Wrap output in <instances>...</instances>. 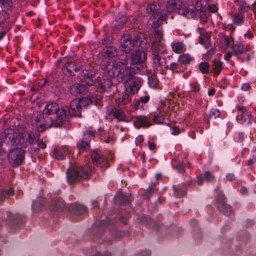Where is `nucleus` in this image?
Here are the masks:
<instances>
[{
    "instance_id": "f257e3e1",
    "label": "nucleus",
    "mask_w": 256,
    "mask_h": 256,
    "mask_svg": "<svg viewBox=\"0 0 256 256\" xmlns=\"http://www.w3.org/2000/svg\"><path fill=\"white\" fill-rule=\"evenodd\" d=\"M152 59L153 62L157 66H164L166 64L165 58L162 56L166 51V48L162 40V34L160 31L156 32L155 38L152 46Z\"/></svg>"
},
{
    "instance_id": "f03ea898",
    "label": "nucleus",
    "mask_w": 256,
    "mask_h": 256,
    "mask_svg": "<svg viewBox=\"0 0 256 256\" xmlns=\"http://www.w3.org/2000/svg\"><path fill=\"white\" fill-rule=\"evenodd\" d=\"M100 96H96V98L94 96H92V99L88 98H76L74 100L70 103V108H68V110H70V112L67 114H70L72 112H74L76 116H81L80 111L83 108H86L88 105L92 104L93 100L98 101L101 100Z\"/></svg>"
},
{
    "instance_id": "7ed1b4c3",
    "label": "nucleus",
    "mask_w": 256,
    "mask_h": 256,
    "mask_svg": "<svg viewBox=\"0 0 256 256\" xmlns=\"http://www.w3.org/2000/svg\"><path fill=\"white\" fill-rule=\"evenodd\" d=\"M142 42L140 36H138L132 40L130 36H124L121 38L120 48L126 53L131 52L135 46L141 45Z\"/></svg>"
},
{
    "instance_id": "20e7f679",
    "label": "nucleus",
    "mask_w": 256,
    "mask_h": 256,
    "mask_svg": "<svg viewBox=\"0 0 256 256\" xmlns=\"http://www.w3.org/2000/svg\"><path fill=\"white\" fill-rule=\"evenodd\" d=\"M44 113L46 114H56L58 119H62L67 116L70 112L67 106L59 108L58 104L56 102L47 104L44 108Z\"/></svg>"
},
{
    "instance_id": "39448f33",
    "label": "nucleus",
    "mask_w": 256,
    "mask_h": 256,
    "mask_svg": "<svg viewBox=\"0 0 256 256\" xmlns=\"http://www.w3.org/2000/svg\"><path fill=\"white\" fill-rule=\"evenodd\" d=\"M168 18V14H164L162 12H158L156 14H152L150 18L148 20L149 24L152 26V28L155 29L154 34H156V32L160 31L162 34L161 29L159 28V27L164 23H166V20ZM155 38V35H154V38ZM162 40H163L162 38Z\"/></svg>"
},
{
    "instance_id": "423d86ee",
    "label": "nucleus",
    "mask_w": 256,
    "mask_h": 256,
    "mask_svg": "<svg viewBox=\"0 0 256 256\" xmlns=\"http://www.w3.org/2000/svg\"><path fill=\"white\" fill-rule=\"evenodd\" d=\"M80 170L82 172L80 174L78 172V170L74 168L68 169L66 172L68 182L71 184L78 180L79 178L84 180L87 179L89 176L90 170H85L84 168L81 169Z\"/></svg>"
},
{
    "instance_id": "0eeeda50",
    "label": "nucleus",
    "mask_w": 256,
    "mask_h": 256,
    "mask_svg": "<svg viewBox=\"0 0 256 256\" xmlns=\"http://www.w3.org/2000/svg\"><path fill=\"white\" fill-rule=\"evenodd\" d=\"M24 159V151L20 148L11 150L8 155L9 162L14 166L20 165Z\"/></svg>"
},
{
    "instance_id": "6e6552de",
    "label": "nucleus",
    "mask_w": 256,
    "mask_h": 256,
    "mask_svg": "<svg viewBox=\"0 0 256 256\" xmlns=\"http://www.w3.org/2000/svg\"><path fill=\"white\" fill-rule=\"evenodd\" d=\"M142 79L138 77L132 78L125 82L126 90L132 94L137 92L142 85Z\"/></svg>"
},
{
    "instance_id": "1a4fd4ad",
    "label": "nucleus",
    "mask_w": 256,
    "mask_h": 256,
    "mask_svg": "<svg viewBox=\"0 0 256 256\" xmlns=\"http://www.w3.org/2000/svg\"><path fill=\"white\" fill-rule=\"evenodd\" d=\"M196 10L194 6L185 2H182L180 7L178 8V14L187 18H194L196 17Z\"/></svg>"
},
{
    "instance_id": "9d476101",
    "label": "nucleus",
    "mask_w": 256,
    "mask_h": 256,
    "mask_svg": "<svg viewBox=\"0 0 256 256\" xmlns=\"http://www.w3.org/2000/svg\"><path fill=\"white\" fill-rule=\"evenodd\" d=\"M17 140L18 142L22 148H26L34 142V135L32 133L23 132L18 134Z\"/></svg>"
},
{
    "instance_id": "9b49d317",
    "label": "nucleus",
    "mask_w": 256,
    "mask_h": 256,
    "mask_svg": "<svg viewBox=\"0 0 256 256\" xmlns=\"http://www.w3.org/2000/svg\"><path fill=\"white\" fill-rule=\"evenodd\" d=\"M94 132L92 130L91 128H88L84 134V137L80 142L78 144V146L79 148L84 150H87L90 148L88 140H90L94 136Z\"/></svg>"
},
{
    "instance_id": "f8f14e48",
    "label": "nucleus",
    "mask_w": 256,
    "mask_h": 256,
    "mask_svg": "<svg viewBox=\"0 0 256 256\" xmlns=\"http://www.w3.org/2000/svg\"><path fill=\"white\" fill-rule=\"evenodd\" d=\"M146 58V54L143 50H136L130 56L132 64H142Z\"/></svg>"
},
{
    "instance_id": "ddd939ff",
    "label": "nucleus",
    "mask_w": 256,
    "mask_h": 256,
    "mask_svg": "<svg viewBox=\"0 0 256 256\" xmlns=\"http://www.w3.org/2000/svg\"><path fill=\"white\" fill-rule=\"evenodd\" d=\"M102 69L104 74L110 78L114 76L118 71L114 62H108L106 64H104L102 66Z\"/></svg>"
},
{
    "instance_id": "4468645a",
    "label": "nucleus",
    "mask_w": 256,
    "mask_h": 256,
    "mask_svg": "<svg viewBox=\"0 0 256 256\" xmlns=\"http://www.w3.org/2000/svg\"><path fill=\"white\" fill-rule=\"evenodd\" d=\"M84 82L82 81L80 84H76L70 88V92L72 94L77 95L84 94L88 91V86Z\"/></svg>"
},
{
    "instance_id": "2eb2a0df",
    "label": "nucleus",
    "mask_w": 256,
    "mask_h": 256,
    "mask_svg": "<svg viewBox=\"0 0 256 256\" xmlns=\"http://www.w3.org/2000/svg\"><path fill=\"white\" fill-rule=\"evenodd\" d=\"M136 73L134 69L130 67H126L121 72V70H118V76L124 80L126 82L127 80L134 78V74Z\"/></svg>"
},
{
    "instance_id": "dca6fc26",
    "label": "nucleus",
    "mask_w": 256,
    "mask_h": 256,
    "mask_svg": "<svg viewBox=\"0 0 256 256\" xmlns=\"http://www.w3.org/2000/svg\"><path fill=\"white\" fill-rule=\"evenodd\" d=\"M134 124L137 128L140 127H148L150 123L148 118L144 116H138L134 122Z\"/></svg>"
},
{
    "instance_id": "f3484780",
    "label": "nucleus",
    "mask_w": 256,
    "mask_h": 256,
    "mask_svg": "<svg viewBox=\"0 0 256 256\" xmlns=\"http://www.w3.org/2000/svg\"><path fill=\"white\" fill-rule=\"evenodd\" d=\"M78 68L75 63L72 62L66 64L62 68L63 73L66 76H70L74 74V72H76Z\"/></svg>"
},
{
    "instance_id": "a211bd4d",
    "label": "nucleus",
    "mask_w": 256,
    "mask_h": 256,
    "mask_svg": "<svg viewBox=\"0 0 256 256\" xmlns=\"http://www.w3.org/2000/svg\"><path fill=\"white\" fill-rule=\"evenodd\" d=\"M112 83L110 78L103 80L101 82L96 83V86H97V90L100 92L106 90L112 85Z\"/></svg>"
},
{
    "instance_id": "6ab92c4d",
    "label": "nucleus",
    "mask_w": 256,
    "mask_h": 256,
    "mask_svg": "<svg viewBox=\"0 0 256 256\" xmlns=\"http://www.w3.org/2000/svg\"><path fill=\"white\" fill-rule=\"evenodd\" d=\"M83 74L84 78L82 81L87 86H92L94 83V80L92 78L94 74V72L92 70H83Z\"/></svg>"
},
{
    "instance_id": "aec40b11",
    "label": "nucleus",
    "mask_w": 256,
    "mask_h": 256,
    "mask_svg": "<svg viewBox=\"0 0 256 256\" xmlns=\"http://www.w3.org/2000/svg\"><path fill=\"white\" fill-rule=\"evenodd\" d=\"M66 148H55L51 152V156L58 160H62L64 158V154H66Z\"/></svg>"
},
{
    "instance_id": "412c9836",
    "label": "nucleus",
    "mask_w": 256,
    "mask_h": 256,
    "mask_svg": "<svg viewBox=\"0 0 256 256\" xmlns=\"http://www.w3.org/2000/svg\"><path fill=\"white\" fill-rule=\"evenodd\" d=\"M100 54L104 58H113L117 54V50L114 47H108L104 48L100 52Z\"/></svg>"
},
{
    "instance_id": "4be33fe9",
    "label": "nucleus",
    "mask_w": 256,
    "mask_h": 256,
    "mask_svg": "<svg viewBox=\"0 0 256 256\" xmlns=\"http://www.w3.org/2000/svg\"><path fill=\"white\" fill-rule=\"evenodd\" d=\"M126 21V18L125 16L122 14H119L118 18H116L112 22V27L116 28H120L122 27Z\"/></svg>"
},
{
    "instance_id": "5701e85b",
    "label": "nucleus",
    "mask_w": 256,
    "mask_h": 256,
    "mask_svg": "<svg viewBox=\"0 0 256 256\" xmlns=\"http://www.w3.org/2000/svg\"><path fill=\"white\" fill-rule=\"evenodd\" d=\"M172 50L177 54L182 53L186 50V46L182 42H175L171 44Z\"/></svg>"
},
{
    "instance_id": "b1692460",
    "label": "nucleus",
    "mask_w": 256,
    "mask_h": 256,
    "mask_svg": "<svg viewBox=\"0 0 256 256\" xmlns=\"http://www.w3.org/2000/svg\"><path fill=\"white\" fill-rule=\"evenodd\" d=\"M206 0H200L196 2L194 6V10L196 11V16L206 11Z\"/></svg>"
},
{
    "instance_id": "393cba45",
    "label": "nucleus",
    "mask_w": 256,
    "mask_h": 256,
    "mask_svg": "<svg viewBox=\"0 0 256 256\" xmlns=\"http://www.w3.org/2000/svg\"><path fill=\"white\" fill-rule=\"evenodd\" d=\"M249 48L246 46L244 48V46L240 42L236 44L234 46H232V53L233 55L238 56L246 51L248 50Z\"/></svg>"
},
{
    "instance_id": "a878e982",
    "label": "nucleus",
    "mask_w": 256,
    "mask_h": 256,
    "mask_svg": "<svg viewBox=\"0 0 256 256\" xmlns=\"http://www.w3.org/2000/svg\"><path fill=\"white\" fill-rule=\"evenodd\" d=\"M166 108H161L160 109L159 114L154 116L153 118L154 122L156 124H162L164 120V116H166Z\"/></svg>"
},
{
    "instance_id": "bb28decb",
    "label": "nucleus",
    "mask_w": 256,
    "mask_h": 256,
    "mask_svg": "<svg viewBox=\"0 0 256 256\" xmlns=\"http://www.w3.org/2000/svg\"><path fill=\"white\" fill-rule=\"evenodd\" d=\"M174 196L176 198L184 196L186 194V187L184 185H178L173 186Z\"/></svg>"
},
{
    "instance_id": "cd10ccee",
    "label": "nucleus",
    "mask_w": 256,
    "mask_h": 256,
    "mask_svg": "<svg viewBox=\"0 0 256 256\" xmlns=\"http://www.w3.org/2000/svg\"><path fill=\"white\" fill-rule=\"evenodd\" d=\"M182 2L180 0H170L167 4L168 12H172L176 9L178 10Z\"/></svg>"
},
{
    "instance_id": "c85d7f7f",
    "label": "nucleus",
    "mask_w": 256,
    "mask_h": 256,
    "mask_svg": "<svg viewBox=\"0 0 256 256\" xmlns=\"http://www.w3.org/2000/svg\"><path fill=\"white\" fill-rule=\"evenodd\" d=\"M160 8V6L156 2H153L148 5L146 10L148 12L152 13V14H156L160 12H158Z\"/></svg>"
},
{
    "instance_id": "c756f323",
    "label": "nucleus",
    "mask_w": 256,
    "mask_h": 256,
    "mask_svg": "<svg viewBox=\"0 0 256 256\" xmlns=\"http://www.w3.org/2000/svg\"><path fill=\"white\" fill-rule=\"evenodd\" d=\"M251 114L248 112L245 111L242 114H238L236 116L238 120H240V122L249 123L250 121Z\"/></svg>"
},
{
    "instance_id": "7c9ffc66",
    "label": "nucleus",
    "mask_w": 256,
    "mask_h": 256,
    "mask_svg": "<svg viewBox=\"0 0 256 256\" xmlns=\"http://www.w3.org/2000/svg\"><path fill=\"white\" fill-rule=\"evenodd\" d=\"M200 43L204 46L206 48L210 46V40L207 34H201L200 36Z\"/></svg>"
},
{
    "instance_id": "2f4dec72",
    "label": "nucleus",
    "mask_w": 256,
    "mask_h": 256,
    "mask_svg": "<svg viewBox=\"0 0 256 256\" xmlns=\"http://www.w3.org/2000/svg\"><path fill=\"white\" fill-rule=\"evenodd\" d=\"M72 213L76 215L82 214L86 211L85 206L81 204H74L72 206Z\"/></svg>"
},
{
    "instance_id": "473e14b6",
    "label": "nucleus",
    "mask_w": 256,
    "mask_h": 256,
    "mask_svg": "<svg viewBox=\"0 0 256 256\" xmlns=\"http://www.w3.org/2000/svg\"><path fill=\"white\" fill-rule=\"evenodd\" d=\"M193 60V58L188 54H183L178 58V60L182 64H189Z\"/></svg>"
},
{
    "instance_id": "72a5a7b5",
    "label": "nucleus",
    "mask_w": 256,
    "mask_h": 256,
    "mask_svg": "<svg viewBox=\"0 0 256 256\" xmlns=\"http://www.w3.org/2000/svg\"><path fill=\"white\" fill-rule=\"evenodd\" d=\"M220 42L226 48H228L234 45V41L232 37L224 36L222 38Z\"/></svg>"
},
{
    "instance_id": "f704fd0d",
    "label": "nucleus",
    "mask_w": 256,
    "mask_h": 256,
    "mask_svg": "<svg viewBox=\"0 0 256 256\" xmlns=\"http://www.w3.org/2000/svg\"><path fill=\"white\" fill-rule=\"evenodd\" d=\"M114 62L118 70H121L122 67L125 66L128 64V60L126 58H118Z\"/></svg>"
},
{
    "instance_id": "c9c22d12",
    "label": "nucleus",
    "mask_w": 256,
    "mask_h": 256,
    "mask_svg": "<svg viewBox=\"0 0 256 256\" xmlns=\"http://www.w3.org/2000/svg\"><path fill=\"white\" fill-rule=\"evenodd\" d=\"M113 116L118 121H128L125 114L118 110L114 109Z\"/></svg>"
},
{
    "instance_id": "e433bc0d",
    "label": "nucleus",
    "mask_w": 256,
    "mask_h": 256,
    "mask_svg": "<svg viewBox=\"0 0 256 256\" xmlns=\"http://www.w3.org/2000/svg\"><path fill=\"white\" fill-rule=\"evenodd\" d=\"M218 208L220 211L226 216L229 215L232 210L230 206L226 204L225 203L218 206Z\"/></svg>"
},
{
    "instance_id": "4c0bfd02",
    "label": "nucleus",
    "mask_w": 256,
    "mask_h": 256,
    "mask_svg": "<svg viewBox=\"0 0 256 256\" xmlns=\"http://www.w3.org/2000/svg\"><path fill=\"white\" fill-rule=\"evenodd\" d=\"M93 162L96 164H100L105 162V159L102 157L98 154L94 152L92 156Z\"/></svg>"
},
{
    "instance_id": "58836bf2",
    "label": "nucleus",
    "mask_w": 256,
    "mask_h": 256,
    "mask_svg": "<svg viewBox=\"0 0 256 256\" xmlns=\"http://www.w3.org/2000/svg\"><path fill=\"white\" fill-rule=\"evenodd\" d=\"M14 190H9L6 191L0 192V202H2L5 200L8 196L12 194Z\"/></svg>"
},
{
    "instance_id": "ea45409f",
    "label": "nucleus",
    "mask_w": 256,
    "mask_h": 256,
    "mask_svg": "<svg viewBox=\"0 0 256 256\" xmlns=\"http://www.w3.org/2000/svg\"><path fill=\"white\" fill-rule=\"evenodd\" d=\"M12 0H0V6L4 10H9L12 6Z\"/></svg>"
},
{
    "instance_id": "a19ab883",
    "label": "nucleus",
    "mask_w": 256,
    "mask_h": 256,
    "mask_svg": "<svg viewBox=\"0 0 256 256\" xmlns=\"http://www.w3.org/2000/svg\"><path fill=\"white\" fill-rule=\"evenodd\" d=\"M214 69L216 74H218L222 68V63L218 60H214L213 62Z\"/></svg>"
},
{
    "instance_id": "79ce46f5",
    "label": "nucleus",
    "mask_w": 256,
    "mask_h": 256,
    "mask_svg": "<svg viewBox=\"0 0 256 256\" xmlns=\"http://www.w3.org/2000/svg\"><path fill=\"white\" fill-rule=\"evenodd\" d=\"M200 70L203 74H208L209 72V65L206 62H201L199 66Z\"/></svg>"
},
{
    "instance_id": "37998d69",
    "label": "nucleus",
    "mask_w": 256,
    "mask_h": 256,
    "mask_svg": "<svg viewBox=\"0 0 256 256\" xmlns=\"http://www.w3.org/2000/svg\"><path fill=\"white\" fill-rule=\"evenodd\" d=\"M148 84L150 87L156 88L158 84V80L154 76L148 78Z\"/></svg>"
},
{
    "instance_id": "c03bdc74",
    "label": "nucleus",
    "mask_w": 256,
    "mask_h": 256,
    "mask_svg": "<svg viewBox=\"0 0 256 256\" xmlns=\"http://www.w3.org/2000/svg\"><path fill=\"white\" fill-rule=\"evenodd\" d=\"M32 209L35 212L40 210L43 206V204L40 201H34L32 204Z\"/></svg>"
},
{
    "instance_id": "a18cd8bd",
    "label": "nucleus",
    "mask_w": 256,
    "mask_h": 256,
    "mask_svg": "<svg viewBox=\"0 0 256 256\" xmlns=\"http://www.w3.org/2000/svg\"><path fill=\"white\" fill-rule=\"evenodd\" d=\"M132 100V97L128 94H124L122 98V104L124 106L130 103Z\"/></svg>"
},
{
    "instance_id": "49530a36",
    "label": "nucleus",
    "mask_w": 256,
    "mask_h": 256,
    "mask_svg": "<svg viewBox=\"0 0 256 256\" xmlns=\"http://www.w3.org/2000/svg\"><path fill=\"white\" fill-rule=\"evenodd\" d=\"M6 138H8L12 142H15L14 141V135L12 134V130H7L4 132Z\"/></svg>"
},
{
    "instance_id": "de8ad7c7",
    "label": "nucleus",
    "mask_w": 256,
    "mask_h": 256,
    "mask_svg": "<svg viewBox=\"0 0 256 256\" xmlns=\"http://www.w3.org/2000/svg\"><path fill=\"white\" fill-rule=\"evenodd\" d=\"M220 115V112L219 110L218 109H214L212 110L210 114V117L211 118H216L219 117Z\"/></svg>"
},
{
    "instance_id": "09e8293b",
    "label": "nucleus",
    "mask_w": 256,
    "mask_h": 256,
    "mask_svg": "<svg viewBox=\"0 0 256 256\" xmlns=\"http://www.w3.org/2000/svg\"><path fill=\"white\" fill-rule=\"evenodd\" d=\"M180 64L178 62H172L170 65V69L172 71L178 72Z\"/></svg>"
},
{
    "instance_id": "8fccbe9b",
    "label": "nucleus",
    "mask_w": 256,
    "mask_h": 256,
    "mask_svg": "<svg viewBox=\"0 0 256 256\" xmlns=\"http://www.w3.org/2000/svg\"><path fill=\"white\" fill-rule=\"evenodd\" d=\"M213 175L209 172H206L204 173V180L207 182H210L214 179Z\"/></svg>"
},
{
    "instance_id": "3c124183",
    "label": "nucleus",
    "mask_w": 256,
    "mask_h": 256,
    "mask_svg": "<svg viewBox=\"0 0 256 256\" xmlns=\"http://www.w3.org/2000/svg\"><path fill=\"white\" fill-rule=\"evenodd\" d=\"M243 17L241 15H236L234 18V22L237 24H240L242 22Z\"/></svg>"
},
{
    "instance_id": "603ef678",
    "label": "nucleus",
    "mask_w": 256,
    "mask_h": 256,
    "mask_svg": "<svg viewBox=\"0 0 256 256\" xmlns=\"http://www.w3.org/2000/svg\"><path fill=\"white\" fill-rule=\"evenodd\" d=\"M218 200L220 202V205L225 203V197L222 194H220L218 195Z\"/></svg>"
},
{
    "instance_id": "864d4df0",
    "label": "nucleus",
    "mask_w": 256,
    "mask_h": 256,
    "mask_svg": "<svg viewBox=\"0 0 256 256\" xmlns=\"http://www.w3.org/2000/svg\"><path fill=\"white\" fill-rule=\"evenodd\" d=\"M176 168L180 172H184V165L182 162H178Z\"/></svg>"
},
{
    "instance_id": "5fc2aeb1",
    "label": "nucleus",
    "mask_w": 256,
    "mask_h": 256,
    "mask_svg": "<svg viewBox=\"0 0 256 256\" xmlns=\"http://www.w3.org/2000/svg\"><path fill=\"white\" fill-rule=\"evenodd\" d=\"M180 132V128L178 127L175 126L172 128L171 134L173 135H176Z\"/></svg>"
},
{
    "instance_id": "6e6d98bb",
    "label": "nucleus",
    "mask_w": 256,
    "mask_h": 256,
    "mask_svg": "<svg viewBox=\"0 0 256 256\" xmlns=\"http://www.w3.org/2000/svg\"><path fill=\"white\" fill-rule=\"evenodd\" d=\"M150 97L148 96H146L144 97H141L140 98V101L142 103V104H144L148 102L149 100Z\"/></svg>"
},
{
    "instance_id": "4d7b16f0",
    "label": "nucleus",
    "mask_w": 256,
    "mask_h": 256,
    "mask_svg": "<svg viewBox=\"0 0 256 256\" xmlns=\"http://www.w3.org/2000/svg\"><path fill=\"white\" fill-rule=\"evenodd\" d=\"M115 102L116 104L120 108H122L124 106L122 102V98H116Z\"/></svg>"
},
{
    "instance_id": "13d9d810",
    "label": "nucleus",
    "mask_w": 256,
    "mask_h": 256,
    "mask_svg": "<svg viewBox=\"0 0 256 256\" xmlns=\"http://www.w3.org/2000/svg\"><path fill=\"white\" fill-rule=\"evenodd\" d=\"M208 8H209L210 10L212 12H215L218 10V8H217L216 6L214 4L209 5Z\"/></svg>"
},
{
    "instance_id": "bf43d9fd",
    "label": "nucleus",
    "mask_w": 256,
    "mask_h": 256,
    "mask_svg": "<svg viewBox=\"0 0 256 256\" xmlns=\"http://www.w3.org/2000/svg\"><path fill=\"white\" fill-rule=\"evenodd\" d=\"M143 140L144 138L142 136H138L135 140L136 144H140L143 141Z\"/></svg>"
},
{
    "instance_id": "052dcab7",
    "label": "nucleus",
    "mask_w": 256,
    "mask_h": 256,
    "mask_svg": "<svg viewBox=\"0 0 256 256\" xmlns=\"http://www.w3.org/2000/svg\"><path fill=\"white\" fill-rule=\"evenodd\" d=\"M250 85L248 83L244 84L242 86V90H245V91L248 90L250 89Z\"/></svg>"
},
{
    "instance_id": "680f3d73",
    "label": "nucleus",
    "mask_w": 256,
    "mask_h": 256,
    "mask_svg": "<svg viewBox=\"0 0 256 256\" xmlns=\"http://www.w3.org/2000/svg\"><path fill=\"white\" fill-rule=\"evenodd\" d=\"M226 178L228 180L230 181H232L234 179L235 176H234V174H228L226 176Z\"/></svg>"
},
{
    "instance_id": "e2e57ef3",
    "label": "nucleus",
    "mask_w": 256,
    "mask_h": 256,
    "mask_svg": "<svg viewBox=\"0 0 256 256\" xmlns=\"http://www.w3.org/2000/svg\"><path fill=\"white\" fill-rule=\"evenodd\" d=\"M38 148L44 149L46 148V144L42 141H40L38 143Z\"/></svg>"
},
{
    "instance_id": "0e129e2a",
    "label": "nucleus",
    "mask_w": 256,
    "mask_h": 256,
    "mask_svg": "<svg viewBox=\"0 0 256 256\" xmlns=\"http://www.w3.org/2000/svg\"><path fill=\"white\" fill-rule=\"evenodd\" d=\"M148 146L149 149L152 150H154L156 147L155 144L150 141L148 142Z\"/></svg>"
},
{
    "instance_id": "69168bd1",
    "label": "nucleus",
    "mask_w": 256,
    "mask_h": 256,
    "mask_svg": "<svg viewBox=\"0 0 256 256\" xmlns=\"http://www.w3.org/2000/svg\"><path fill=\"white\" fill-rule=\"evenodd\" d=\"M60 122L61 121L60 120L59 122H56L54 120H51V124H50V125L52 126H55V127H57L58 126H59L60 124Z\"/></svg>"
},
{
    "instance_id": "338daca9",
    "label": "nucleus",
    "mask_w": 256,
    "mask_h": 256,
    "mask_svg": "<svg viewBox=\"0 0 256 256\" xmlns=\"http://www.w3.org/2000/svg\"><path fill=\"white\" fill-rule=\"evenodd\" d=\"M233 55L232 51L227 52L224 55V58L228 60Z\"/></svg>"
},
{
    "instance_id": "774afa93",
    "label": "nucleus",
    "mask_w": 256,
    "mask_h": 256,
    "mask_svg": "<svg viewBox=\"0 0 256 256\" xmlns=\"http://www.w3.org/2000/svg\"><path fill=\"white\" fill-rule=\"evenodd\" d=\"M256 161V158H251L248 160V164L249 166L252 165Z\"/></svg>"
}]
</instances>
